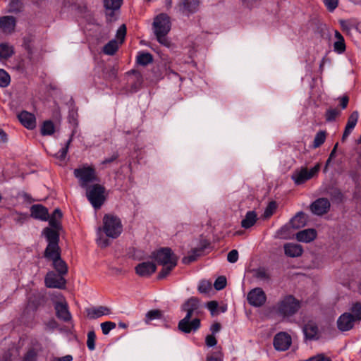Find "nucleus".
Listing matches in <instances>:
<instances>
[{
  "label": "nucleus",
  "instance_id": "nucleus-1",
  "mask_svg": "<svg viewBox=\"0 0 361 361\" xmlns=\"http://www.w3.org/2000/svg\"><path fill=\"white\" fill-rule=\"evenodd\" d=\"M186 315L178 323V329L185 334L196 331L200 327L199 317L202 314V306L200 300L194 297L189 298L182 305Z\"/></svg>",
  "mask_w": 361,
  "mask_h": 361
},
{
  "label": "nucleus",
  "instance_id": "nucleus-2",
  "mask_svg": "<svg viewBox=\"0 0 361 361\" xmlns=\"http://www.w3.org/2000/svg\"><path fill=\"white\" fill-rule=\"evenodd\" d=\"M155 261L163 266L159 273V278L164 279L167 276L177 264L178 258L169 247H162L152 253Z\"/></svg>",
  "mask_w": 361,
  "mask_h": 361
},
{
  "label": "nucleus",
  "instance_id": "nucleus-3",
  "mask_svg": "<svg viewBox=\"0 0 361 361\" xmlns=\"http://www.w3.org/2000/svg\"><path fill=\"white\" fill-rule=\"evenodd\" d=\"M154 32L158 42L166 46H170V42L166 37V35L171 30V21L169 17L164 13L157 16L153 23Z\"/></svg>",
  "mask_w": 361,
  "mask_h": 361
},
{
  "label": "nucleus",
  "instance_id": "nucleus-4",
  "mask_svg": "<svg viewBox=\"0 0 361 361\" xmlns=\"http://www.w3.org/2000/svg\"><path fill=\"white\" fill-rule=\"evenodd\" d=\"M300 307V301L293 295H288L281 298L274 309L278 315L287 318L295 314Z\"/></svg>",
  "mask_w": 361,
  "mask_h": 361
},
{
  "label": "nucleus",
  "instance_id": "nucleus-5",
  "mask_svg": "<svg viewBox=\"0 0 361 361\" xmlns=\"http://www.w3.org/2000/svg\"><path fill=\"white\" fill-rule=\"evenodd\" d=\"M103 225L99 230H102L109 238H117L123 231V225L121 219L114 214H106L103 217Z\"/></svg>",
  "mask_w": 361,
  "mask_h": 361
},
{
  "label": "nucleus",
  "instance_id": "nucleus-6",
  "mask_svg": "<svg viewBox=\"0 0 361 361\" xmlns=\"http://www.w3.org/2000/svg\"><path fill=\"white\" fill-rule=\"evenodd\" d=\"M321 169V164L317 163L312 168L308 169L307 167H301L299 169L295 170L291 178L297 185H302L317 176L319 171Z\"/></svg>",
  "mask_w": 361,
  "mask_h": 361
},
{
  "label": "nucleus",
  "instance_id": "nucleus-7",
  "mask_svg": "<svg viewBox=\"0 0 361 361\" xmlns=\"http://www.w3.org/2000/svg\"><path fill=\"white\" fill-rule=\"evenodd\" d=\"M74 176L78 179L80 185L82 188L97 180V175L94 169L87 164L75 169L73 171Z\"/></svg>",
  "mask_w": 361,
  "mask_h": 361
},
{
  "label": "nucleus",
  "instance_id": "nucleus-8",
  "mask_svg": "<svg viewBox=\"0 0 361 361\" xmlns=\"http://www.w3.org/2000/svg\"><path fill=\"white\" fill-rule=\"evenodd\" d=\"M87 197L95 209H99L105 201L104 188L95 184L87 190Z\"/></svg>",
  "mask_w": 361,
  "mask_h": 361
},
{
  "label": "nucleus",
  "instance_id": "nucleus-9",
  "mask_svg": "<svg viewBox=\"0 0 361 361\" xmlns=\"http://www.w3.org/2000/svg\"><path fill=\"white\" fill-rule=\"evenodd\" d=\"M305 221L306 220L304 213L299 212L290 219L289 225H286L281 227L277 231V235L281 238H288L289 235L287 233V232L289 230L290 226L298 229L304 226L305 225Z\"/></svg>",
  "mask_w": 361,
  "mask_h": 361
},
{
  "label": "nucleus",
  "instance_id": "nucleus-10",
  "mask_svg": "<svg viewBox=\"0 0 361 361\" xmlns=\"http://www.w3.org/2000/svg\"><path fill=\"white\" fill-rule=\"evenodd\" d=\"M247 300L251 306L260 307L265 304L267 295L262 288H255L248 292Z\"/></svg>",
  "mask_w": 361,
  "mask_h": 361
},
{
  "label": "nucleus",
  "instance_id": "nucleus-11",
  "mask_svg": "<svg viewBox=\"0 0 361 361\" xmlns=\"http://www.w3.org/2000/svg\"><path fill=\"white\" fill-rule=\"evenodd\" d=\"M45 285L51 288L63 289L66 287V281L63 275L56 274L53 271H49L44 279Z\"/></svg>",
  "mask_w": 361,
  "mask_h": 361
},
{
  "label": "nucleus",
  "instance_id": "nucleus-12",
  "mask_svg": "<svg viewBox=\"0 0 361 361\" xmlns=\"http://www.w3.org/2000/svg\"><path fill=\"white\" fill-rule=\"evenodd\" d=\"M292 339L290 335L286 332H279L274 338V346L278 351L288 350L291 344Z\"/></svg>",
  "mask_w": 361,
  "mask_h": 361
},
{
  "label": "nucleus",
  "instance_id": "nucleus-13",
  "mask_svg": "<svg viewBox=\"0 0 361 361\" xmlns=\"http://www.w3.org/2000/svg\"><path fill=\"white\" fill-rule=\"evenodd\" d=\"M56 315L60 320L68 322L72 319V315L69 311L68 305L64 299L54 303Z\"/></svg>",
  "mask_w": 361,
  "mask_h": 361
},
{
  "label": "nucleus",
  "instance_id": "nucleus-14",
  "mask_svg": "<svg viewBox=\"0 0 361 361\" xmlns=\"http://www.w3.org/2000/svg\"><path fill=\"white\" fill-rule=\"evenodd\" d=\"M330 206V202L327 198L321 197L311 204L310 210L312 214L322 216L329 212Z\"/></svg>",
  "mask_w": 361,
  "mask_h": 361
},
{
  "label": "nucleus",
  "instance_id": "nucleus-15",
  "mask_svg": "<svg viewBox=\"0 0 361 361\" xmlns=\"http://www.w3.org/2000/svg\"><path fill=\"white\" fill-rule=\"evenodd\" d=\"M16 18L12 16L0 17V30L5 35H11L15 31Z\"/></svg>",
  "mask_w": 361,
  "mask_h": 361
},
{
  "label": "nucleus",
  "instance_id": "nucleus-16",
  "mask_svg": "<svg viewBox=\"0 0 361 361\" xmlns=\"http://www.w3.org/2000/svg\"><path fill=\"white\" fill-rule=\"evenodd\" d=\"M355 322L351 313L345 312L338 317L337 326L341 331H349L354 326Z\"/></svg>",
  "mask_w": 361,
  "mask_h": 361
},
{
  "label": "nucleus",
  "instance_id": "nucleus-17",
  "mask_svg": "<svg viewBox=\"0 0 361 361\" xmlns=\"http://www.w3.org/2000/svg\"><path fill=\"white\" fill-rule=\"evenodd\" d=\"M18 118L25 128L32 130L36 127V118L33 114L23 111L18 115Z\"/></svg>",
  "mask_w": 361,
  "mask_h": 361
},
{
  "label": "nucleus",
  "instance_id": "nucleus-18",
  "mask_svg": "<svg viewBox=\"0 0 361 361\" xmlns=\"http://www.w3.org/2000/svg\"><path fill=\"white\" fill-rule=\"evenodd\" d=\"M111 313V310L105 306L92 307L86 309L87 317L90 319H96Z\"/></svg>",
  "mask_w": 361,
  "mask_h": 361
},
{
  "label": "nucleus",
  "instance_id": "nucleus-19",
  "mask_svg": "<svg viewBox=\"0 0 361 361\" xmlns=\"http://www.w3.org/2000/svg\"><path fill=\"white\" fill-rule=\"evenodd\" d=\"M135 272L140 276H149L156 271V266L152 262H144L138 264L135 268Z\"/></svg>",
  "mask_w": 361,
  "mask_h": 361
},
{
  "label": "nucleus",
  "instance_id": "nucleus-20",
  "mask_svg": "<svg viewBox=\"0 0 361 361\" xmlns=\"http://www.w3.org/2000/svg\"><path fill=\"white\" fill-rule=\"evenodd\" d=\"M359 118V113L357 111H353L348 118L347 123L345 125L342 140L344 141L353 132V129L357 125Z\"/></svg>",
  "mask_w": 361,
  "mask_h": 361
},
{
  "label": "nucleus",
  "instance_id": "nucleus-21",
  "mask_svg": "<svg viewBox=\"0 0 361 361\" xmlns=\"http://www.w3.org/2000/svg\"><path fill=\"white\" fill-rule=\"evenodd\" d=\"M200 5L199 0H182L178 4L179 10L185 15L195 13Z\"/></svg>",
  "mask_w": 361,
  "mask_h": 361
},
{
  "label": "nucleus",
  "instance_id": "nucleus-22",
  "mask_svg": "<svg viewBox=\"0 0 361 361\" xmlns=\"http://www.w3.org/2000/svg\"><path fill=\"white\" fill-rule=\"evenodd\" d=\"M30 215L32 218L42 221H47L49 219L47 209L41 204H34L30 207Z\"/></svg>",
  "mask_w": 361,
  "mask_h": 361
},
{
  "label": "nucleus",
  "instance_id": "nucleus-23",
  "mask_svg": "<svg viewBox=\"0 0 361 361\" xmlns=\"http://www.w3.org/2000/svg\"><path fill=\"white\" fill-rule=\"evenodd\" d=\"M317 237V231L314 228L305 229L296 234V239L300 242L310 243Z\"/></svg>",
  "mask_w": 361,
  "mask_h": 361
},
{
  "label": "nucleus",
  "instance_id": "nucleus-24",
  "mask_svg": "<svg viewBox=\"0 0 361 361\" xmlns=\"http://www.w3.org/2000/svg\"><path fill=\"white\" fill-rule=\"evenodd\" d=\"M285 254L290 257H297L302 254V246L296 243H286L284 245Z\"/></svg>",
  "mask_w": 361,
  "mask_h": 361
},
{
  "label": "nucleus",
  "instance_id": "nucleus-25",
  "mask_svg": "<svg viewBox=\"0 0 361 361\" xmlns=\"http://www.w3.org/2000/svg\"><path fill=\"white\" fill-rule=\"evenodd\" d=\"M61 257V250L59 245H47L44 251V257L52 261Z\"/></svg>",
  "mask_w": 361,
  "mask_h": 361
},
{
  "label": "nucleus",
  "instance_id": "nucleus-26",
  "mask_svg": "<svg viewBox=\"0 0 361 361\" xmlns=\"http://www.w3.org/2000/svg\"><path fill=\"white\" fill-rule=\"evenodd\" d=\"M303 333L305 338L308 339H315L318 334V327L317 324L312 322H309L303 326Z\"/></svg>",
  "mask_w": 361,
  "mask_h": 361
},
{
  "label": "nucleus",
  "instance_id": "nucleus-27",
  "mask_svg": "<svg viewBox=\"0 0 361 361\" xmlns=\"http://www.w3.org/2000/svg\"><path fill=\"white\" fill-rule=\"evenodd\" d=\"M257 220V215L255 211H248L241 221V226L245 229L255 225Z\"/></svg>",
  "mask_w": 361,
  "mask_h": 361
},
{
  "label": "nucleus",
  "instance_id": "nucleus-28",
  "mask_svg": "<svg viewBox=\"0 0 361 361\" xmlns=\"http://www.w3.org/2000/svg\"><path fill=\"white\" fill-rule=\"evenodd\" d=\"M334 36L336 38V42L334 43V51L338 54H341L345 50L344 37L338 30L335 31Z\"/></svg>",
  "mask_w": 361,
  "mask_h": 361
},
{
  "label": "nucleus",
  "instance_id": "nucleus-29",
  "mask_svg": "<svg viewBox=\"0 0 361 361\" xmlns=\"http://www.w3.org/2000/svg\"><path fill=\"white\" fill-rule=\"evenodd\" d=\"M43 233L47 240L48 245H59V235L57 231L49 228H46Z\"/></svg>",
  "mask_w": 361,
  "mask_h": 361
},
{
  "label": "nucleus",
  "instance_id": "nucleus-30",
  "mask_svg": "<svg viewBox=\"0 0 361 361\" xmlns=\"http://www.w3.org/2000/svg\"><path fill=\"white\" fill-rule=\"evenodd\" d=\"M52 266L54 269L57 271L60 275L65 276L68 272V266L65 261H63L61 257H59L51 261Z\"/></svg>",
  "mask_w": 361,
  "mask_h": 361
},
{
  "label": "nucleus",
  "instance_id": "nucleus-31",
  "mask_svg": "<svg viewBox=\"0 0 361 361\" xmlns=\"http://www.w3.org/2000/svg\"><path fill=\"white\" fill-rule=\"evenodd\" d=\"M126 74L129 77H135L137 79L136 82L131 87L133 92H137L142 84L140 73L138 69H131L130 71L127 72Z\"/></svg>",
  "mask_w": 361,
  "mask_h": 361
},
{
  "label": "nucleus",
  "instance_id": "nucleus-32",
  "mask_svg": "<svg viewBox=\"0 0 361 361\" xmlns=\"http://www.w3.org/2000/svg\"><path fill=\"white\" fill-rule=\"evenodd\" d=\"M55 132V126L50 120L44 121L41 126L40 133L43 136L52 135Z\"/></svg>",
  "mask_w": 361,
  "mask_h": 361
},
{
  "label": "nucleus",
  "instance_id": "nucleus-33",
  "mask_svg": "<svg viewBox=\"0 0 361 361\" xmlns=\"http://www.w3.org/2000/svg\"><path fill=\"white\" fill-rule=\"evenodd\" d=\"M14 53L13 47L8 43L0 44V59H7Z\"/></svg>",
  "mask_w": 361,
  "mask_h": 361
},
{
  "label": "nucleus",
  "instance_id": "nucleus-34",
  "mask_svg": "<svg viewBox=\"0 0 361 361\" xmlns=\"http://www.w3.org/2000/svg\"><path fill=\"white\" fill-rule=\"evenodd\" d=\"M153 61L152 55L147 52H140L137 56V63L140 66H147Z\"/></svg>",
  "mask_w": 361,
  "mask_h": 361
},
{
  "label": "nucleus",
  "instance_id": "nucleus-35",
  "mask_svg": "<svg viewBox=\"0 0 361 361\" xmlns=\"http://www.w3.org/2000/svg\"><path fill=\"white\" fill-rule=\"evenodd\" d=\"M119 43L115 40H111L103 48V52L107 55H113L118 49Z\"/></svg>",
  "mask_w": 361,
  "mask_h": 361
},
{
  "label": "nucleus",
  "instance_id": "nucleus-36",
  "mask_svg": "<svg viewBox=\"0 0 361 361\" xmlns=\"http://www.w3.org/2000/svg\"><path fill=\"white\" fill-rule=\"evenodd\" d=\"M326 138V133L324 130H319L315 135L312 147L314 149L323 145Z\"/></svg>",
  "mask_w": 361,
  "mask_h": 361
},
{
  "label": "nucleus",
  "instance_id": "nucleus-37",
  "mask_svg": "<svg viewBox=\"0 0 361 361\" xmlns=\"http://www.w3.org/2000/svg\"><path fill=\"white\" fill-rule=\"evenodd\" d=\"M162 317V312L159 310H152L147 312L145 322L149 324L152 320L159 319Z\"/></svg>",
  "mask_w": 361,
  "mask_h": 361
},
{
  "label": "nucleus",
  "instance_id": "nucleus-38",
  "mask_svg": "<svg viewBox=\"0 0 361 361\" xmlns=\"http://www.w3.org/2000/svg\"><path fill=\"white\" fill-rule=\"evenodd\" d=\"M350 310L351 311V314L355 321L361 320V302H353Z\"/></svg>",
  "mask_w": 361,
  "mask_h": 361
},
{
  "label": "nucleus",
  "instance_id": "nucleus-39",
  "mask_svg": "<svg viewBox=\"0 0 361 361\" xmlns=\"http://www.w3.org/2000/svg\"><path fill=\"white\" fill-rule=\"evenodd\" d=\"M123 0H104V7L106 10L115 11L119 9Z\"/></svg>",
  "mask_w": 361,
  "mask_h": 361
},
{
  "label": "nucleus",
  "instance_id": "nucleus-40",
  "mask_svg": "<svg viewBox=\"0 0 361 361\" xmlns=\"http://www.w3.org/2000/svg\"><path fill=\"white\" fill-rule=\"evenodd\" d=\"M200 250L198 249L192 250L190 252L188 253L187 256H185L183 258V263L187 264L195 261L200 256Z\"/></svg>",
  "mask_w": 361,
  "mask_h": 361
},
{
  "label": "nucleus",
  "instance_id": "nucleus-41",
  "mask_svg": "<svg viewBox=\"0 0 361 361\" xmlns=\"http://www.w3.org/2000/svg\"><path fill=\"white\" fill-rule=\"evenodd\" d=\"M11 82L9 74L4 70L0 69V87H6Z\"/></svg>",
  "mask_w": 361,
  "mask_h": 361
},
{
  "label": "nucleus",
  "instance_id": "nucleus-42",
  "mask_svg": "<svg viewBox=\"0 0 361 361\" xmlns=\"http://www.w3.org/2000/svg\"><path fill=\"white\" fill-rule=\"evenodd\" d=\"M224 354L221 350L214 351L207 354L206 361H223Z\"/></svg>",
  "mask_w": 361,
  "mask_h": 361
},
{
  "label": "nucleus",
  "instance_id": "nucleus-43",
  "mask_svg": "<svg viewBox=\"0 0 361 361\" xmlns=\"http://www.w3.org/2000/svg\"><path fill=\"white\" fill-rule=\"evenodd\" d=\"M72 141V137H70L65 146L63 147H62L56 154V157L59 159H60L61 160H64L66 155H67V153H68V148H69V145L71 144Z\"/></svg>",
  "mask_w": 361,
  "mask_h": 361
},
{
  "label": "nucleus",
  "instance_id": "nucleus-44",
  "mask_svg": "<svg viewBox=\"0 0 361 361\" xmlns=\"http://www.w3.org/2000/svg\"><path fill=\"white\" fill-rule=\"evenodd\" d=\"M96 334L94 331H90L87 333V346L90 350L95 349Z\"/></svg>",
  "mask_w": 361,
  "mask_h": 361
},
{
  "label": "nucleus",
  "instance_id": "nucleus-45",
  "mask_svg": "<svg viewBox=\"0 0 361 361\" xmlns=\"http://www.w3.org/2000/svg\"><path fill=\"white\" fill-rule=\"evenodd\" d=\"M116 326V324L113 322H105L101 324V329L103 334L107 335L109 332L115 329Z\"/></svg>",
  "mask_w": 361,
  "mask_h": 361
},
{
  "label": "nucleus",
  "instance_id": "nucleus-46",
  "mask_svg": "<svg viewBox=\"0 0 361 361\" xmlns=\"http://www.w3.org/2000/svg\"><path fill=\"white\" fill-rule=\"evenodd\" d=\"M126 35V27L124 24L121 25L117 30L116 39L117 42L121 44L125 39Z\"/></svg>",
  "mask_w": 361,
  "mask_h": 361
},
{
  "label": "nucleus",
  "instance_id": "nucleus-47",
  "mask_svg": "<svg viewBox=\"0 0 361 361\" xmlns=\"http://www.w3.org/2000/svg\"><path fill=\"white\" fill-rule=\"evenodd\" d=\"M255 276L258 279L262 281H268L270 279V275L264 268H259L255 271Z\"/></svg>",
  "mask_w": 361,
  "mask_h": 361
},
{
  "label": "nucleus",
  "instance_id": "nucleus-48",
  "mask_svg": "<svg viewBox=\"0 0 361 361\" xmlns=\"http://www.w3.org/2000/svg\"><path fill=\"white\" fill-rule=\"evenodd\" d=\"M226 279L224 276H219L214 281V286L217 290L224 289L226 286Z\"/></svg>",
  "mask_w": 361,
  "mask_h": 361
},
{
  "label": "nucleus",
  "instance_id": "nucleus-49",
  "mask_svg": "<svg viewBox=\"0 0 361 361\" xmlns=\"http://www.w3.org/2000/svg\"><path fill=\"white\" fill-rule=\"evenodd\" d=\"M276 208H277V204H276V202H274V201L270 202L264 210V216L266 218H269L271 216H272V214H274V212L276 209Z\"/></svg>",
  "mask_w": 361,
  "mask_h": 361
},
{
  "label": "nucleus",
  "instance_id": "nucleus-50",
  "mask_svg": "<svg viewBox=\"0 0 361 361\" xmlns=\"http://www.w3.org/2000/svg\"><path fill=\"white\" fill-rule=\"evenodd\" d=\"M340 114V111L337 109H329L326 112V120L333 121Z\"/></svg>",
  "mask_w": 361,
  "mask_h": 361
},
{
  "label": "nucleus",
  "instance_id": "nucleus-51",
  "mask_svg": "<svg viewBox=\"0 0 361 361\" xmlns=\"http://www.w3.org/2000/svg\"><path fill=\"white\" fill-rule=\"evenodd\" d=\"M211 290V283L207 281H201L198 286V290L201 293H208Z\"/></svg>",
  "mask_w": 361,
  "mask_h": 361
},
{
  "label": "nucleus",
  "instance_id": "nucleus-52",
  "mask_svg": "<svg viewBox=\"0 0 361 361\" xmlns=\"http://www.w3.org/2000/svg\"><path fill=\"white\" fill-rule=\"evenodd\" d=\"M323 2L330 12H333L338 5V0H323Z\"/></svg>",
  "mask_w": 361,
  "mask_h": 361
},
{
  "label": "nucleus",
  "instance_id": "nucleus-53",
  "mask_svg": "<svg viewBox=\"0 0 361 361\" xmlns=\"http://www.w3.org/2000/svg\"><path fill=\"white\" fill-rule=\"evenodd\" d=\"M37 352L34 349L29 350L25 355L23 361H37Z\"/></svg>",
  "mask_w": 361,
  "mask_h": 361
},
{
  "label": "nucleus",
  "instance_id": "nucleus-54",
  "mask_svg": "<svg viewBox=\"0 0 361 361\" xmlns=\"http://www.w3.org/2000/svg\"><path fill=\"white\" fill-rule=\"evenodd\" d=\"M238 259V252L236 250H232L228 253L227 260L231 263H235Z\"/></svg>",
  "mask_w": 361,
  "mask_h": 361
},
{
  "label": "nucleus",
  "instance_id": "nucleus-55",
  "mask_svg": "<svg viewBox=\"0 0 361 361\" xmlns=\"http://www.w3.org/2000/svg\"><path fill=\"white\" fill-rule=\"evenodd\" d=\"M205 343L208 347H213L216 345L217 341L214 336L208 335L205 338Z\"/></svg>",
  "mask_w": 361,
  "mask_h": 361
},
{
  "label": "nucleus",
  "instance_id": "nucleus-56",
  "mask_svg": "<svg viewBox=\"0 0 361 361\" xmlns=\"http://www.w3.org/2000/svg\"><path fill=\"white\" fill-rule=\"evenodd\" d=\"M207 307L211 312L212 314H214L218 307V303L216 301H210L207 303Z\"/></svg>",
  "mask_w": 361,
  "mask_h": 361
},
{
  "label": "nucleus",
  "instance_id": "nucleus-57",
  "mask_svg": "<svg viewBox=\"0 0 361 361\" xmlns=\"http://www.w3.org/2000/svg\"><path fill=\"white\" fill-rule=\"evenodd\" d=\"M7 142H8V135L3 129H0V146L3 145L4 144L6 143Z\"/></svg>",
  "mask_w": 361,
  "mask_h": 361
},
{
  "label": "nucleus",
  "instance_id": "nucleus-58",
  "mask_svg": "<svg viewBox=\"0 0 361 361\" xmlns=\"http://www.w3.org/2000/svg\"><path fill=\"white\" fill-rule=\"evenodd\" d=\"M49 223L51 227H54L55 228H58L60 226L59 220L56 219L55 217H50L49 220Z\"/></svg>",
  "mask_w": 361,
  "mask_h": 361
},
{
  "label": "nucleus",
  "instance_id": "nucleus-59",
  "mask_svg": "<svg viewBox=\"0 0 361 361\" xmlns=\"http://www.w3.org/2000/svg\"><path fill=\"white\" fill-rule=\"evenodd\" d=\"M73 360V356L71 355H67L63 357H54L51 360V361H72Z\"/></svg>",
  "mask_w": 361,
  "mask_h": 361
},
{
  "label": "nucleus",
  "instance_id": "nucleus-60",
  "mask_svg": "<svg viewBox=\"0 0 361 361\" xmlns=\"http://www.w3.org/2000/svg\"><path fill=\"white\" fill-rule=\"evenodd\" d=\"M97 243L102 247H106L109 245V241L106 238L100 237L97 239Z\"/></svg>",
  "mask_w": 361,
  "mask_h": 361
},
{
  "label": "nucleus",
  "instance_id": "nucleus-61",
  "mask_svg": "<svg viewBox=\"0 0 361 361\" xmlns=\"http://www.w3.org/2000/svg\"><path fill=\"white\" fill-rule=\"evenodd\" d=\"M349 99L347 96H344L340 99V105L343 109H345L348 106Z\"/></svg>",
  "mask_w": 361,
  "mask_h": 361
},
{
  "label": "nucleus",
  "instance_id": "nucleus-62",
  "mask_svg": "<svg viewBox=\"0 0 361 361\" xmlns=\"http://www.w3.org/2000/svg\"><path fill=\"white\" fill-rule=\"evenodd\" d=\"M50 217H55L56 219L60 220L62 217V212L59 209H56Z\"/></svg>",
  "mask_w": 361,
  "mask_h": 361
},
{
  "label": "nucleus",
  "instance_id": "nucleus-63",
  "mask_svg": "<svg viewBox=\"0 0 361 361\" xmlns=\"http://www.w3.org/2000/svg\"><path fill=\"white\" fill-rule=\"evenodd\" d=\"M221 329V325L219 323H215L212 325L211 331L213 334L217 333Z\"/></svg>",
  "mask_w": 361,
  "mask_h": 361
},
{
  "label": "nucleus",
  "instance_id": "nucleus-64",
  "mask_svg": "<svg viewBox=\"0 0 361 361\" xmlns=\"http://www.w3.org/2000/svg\"><path fill=\"white\" fill-rule=\"evenodd\" d=\"M117 157H118L117 155H113L110 158H106L104 160H103L102 164H107L111 163L112 161L116 160L117 159Z\"/></svg>",
  "mask_w": 361,
  "mask_h": 361
}]
</instances>
